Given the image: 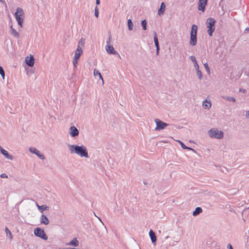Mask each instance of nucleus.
<instances>
[{
	"mask_svg": "<svg viewBox=\"0 0 249 249\" xmlns=\"http://www.w3.org/2000/svg\"><path fill=\"white\" fill-rule=\"evenodd\" d=\"M68 146L71 154H75L80 157L89 158L88 150L84 145L68 144Z\"/></svg>",
	"mask_w": 249,
	"mask_h": 249,
	"instance_id": "nucleus-1",
	"label": "nucleus"
},
{
	"mask_svg": "<svg viewBox=\"0 0 249 249\" xmlns=\"http://www.w3.org/2000/svg\"><path fill=\"white\" fill-rule=\"evenodd\" d=\"M215 20L213 18H209L207 19L206 24L208 28L207 32L210 36H212L215 30Z\"/></svg>",
	"mask_w": 249,
	"mask_h": 249,
	"instance_id": "nucleus-2",
	"label": "nucleus"
},
{
	"mask_svg": "<svg viewBox=\"0 0 249 249\" xmlns=\"http://www.w3.org/2000/svg\"><path fill=\"white\" fill-rule=\"evenodd\" d=\"M209 136L212 138L221 139L224 136L223 132L216 128H211L209 131Z\"/></svg>",
	"mask_w": 249,
	"mask_h": 249,
	"instance_id": "nucleus-3",
	"label": "nucleus"
},
{
	"mask_svg": "<svg viewBox=\"0 0 249 249\" xmlns=\"http://www.w3.org/2000/svg\"><path fill=\"white\" fill-rule=\"evenodd\" d=\"M24 15V12L23 10L21 8H18L17 9V12H16L15 16L17 20L18 24L21 27H22V23L23 21V18H22Z\"/></svg>",
	"mask_w": 249,
	"mask_h": 249,
	"instance_id": "nucleus-4",
	"label": "nucleus"
},
{
	"mask_svg": "<svg viewBox=\"0 0 249 249\" xmlns=\"http://www.w3.org/2000/svg\"><path fill=\"white\" fill-rule=\"evenodd\" d=\"M35 236L38 237L44 240L48 239V236L44 231L40 228L37 227L34 230V231Z\"/></svg>",
	"mask_w": 249,
	"mask_h": 249,
	"instance_id": "nucleus-5",
	"label": "nucleus"
},
{
	"mask_svg": "<svg viewBox=\"0 0 249 249\" xmlns=\"http://www.w3.org/2000/svg\"><path fill=\"white\" fill-rule=\"evenodd\" d=\"M155 122L156 124V127L155 128L156 130L163 129L165 127L169 125L168 124L165 123L159 119H155Z\"/></svg>",
	"mask_w": 249,
	"mask_h": 249,
	"instance_id": "nucleus-6",
	"label": "nucleus"
},
{
	"mask_svg": "<svg viewBox=\"0 0 249 249\" xmlns=\"http://www.w3.org/2000/svg\"><path fill=\"white\" fill-rule=\"evenodd\" d=\"M29 150L31 153L36 154L40 159L44 160L45 159V157L43 154H42L39 150H38L35 147H31L29 148Z\"/></svg>",
	"mask_w": 249,
	"mask_h": 249,
	"instance_id": "nucleus-7",
	"label": "nucleus"
},
{
	"mask_svg": "<svg viewBox=\"0 0 249 249\" xmlns=\"http://www.w3.org/2000/svg\"><path fill=\"white\" fill-rule=\"evenodd\" d=\"M70 136L72 137H75L78 136L79 131L74 126H71L69 132Z\"/></svg>",
	"mask_w": 249,
	"mask_h": 249,
	"instance_id": "nucleus-8",
	"label": "nucleus"
},
{
	"mask_svg": "<svg viewBox=\"0 0 249 249\" xmlns=\"http://www.w3.org/2000/svg\"><path fill=\"white\" fill-rule=\"evenodd\" d=\"M106 50L108 53L111 54H117L120 57V55L117 52L115 51L112 45H107L106 46Z\"/></svg>",
	"mask_w": 249,
	"mask_h": 249,
	"instance_id": "nucleus-9",
	"label": "nucleus"
},
{
	"mask_svg": "<svg viewBox=\"0 0 249 249\" xmlns=\"http://www.w3.org/2000/svg\"><path fill=\"white\" fill-rule=\"evenodd\" d=\"M207 3V0H199L198 9L204 12Z\"/></svg>",
	"mask_w": 249,
	"mask_h": 249,
	"instance_id": "nucleus-10",
	"label": "nucleus"
},
{
	"mask_svg": "<svg viewBox=\"0 0 249 249\" xmlns=\"http://www.w3.org/2000/svg\"><path fill=\"white\" fill-rule=\"evenodd\" d=\"M25 62L29 67H33L35 63V59L33 56L30 55V57L27 56L25 58Z\"/></svg>",
	"mask_w": 249,
	"mask_h": 249,
	"instance_id": "nucleus-11",
	"label": "nucleus"
},
{
	"mask_svg": "<svg viewBox=\"0 0 249 249\" xmlns=\"http://www.w3.org/2000/svg\"><path fill=\"white\" fill-rule=\"evenodd\" d=\"M0 152L7 159L10 160H13V157L9 155L8 151L3 149L1 146H0Z\"/></svg>",
	"mask_w": 249,
	"mask_h": 249,
	"instance_id": "nucleus-12",
	"label": "nucleus"
},
{
	"mask_svg": "<svg viewBox=\"0 0 249 249\" xmlns=\"http://www.w3.org/2000/svg\"><path fill=\"white\" fill-rule=\"evenodd\" d=\"M83 53V50L79 46H77L76 50L74 52V58L76 59H79L81 55Z\"/></svg>",
	"mask_w": 249,
	"mask_h": 249,
	"instance_id": "nucleus-13",
	"label": "nucleus"
},
{
	"mask_svg": "<svg viewBox=\"0 0 249 249\" xmlns=\"http://www.w3.org/2000/svg\"><path fill=\"white\" fill-rule=\"evenodd\" d=\"M149 234L152 242L155 245L157 240V237L154 231L152 230H150L149 232Z\"/></svg>",
	"mask_w": 249,
	"mask_h": 249,
	"instance_id": "nucleus-14",
	"label": "nucleus"
},
{
	"mask_svg": "<svg viewBox=\"0 0 249 249\" xmlns=\"http://www.w3.org/2000/svg\"><path fill=\"white\" fill-rule=\"evenodd\" d=\"M79 243L78 240L76 238H74L70 242L67 243L66 245L68 246H72L76 247L79 246Z\"/></svg>",
	"mask_w": 249,
	"mask_h": 249,
	"instance_id": "nucleus-15",
	"label": "nucleus"
},
{
	"mask_svg": "<svg viewBox=\"0 0 249 249\" xmlns=\"http://www.w3.org/2000/svg\"><path fill=\"white\" fill-rule=\"evenodd\" d=\"M40 220L41 224L45 225H47L49 224V220L47 217L45 215L42 214L40 217Z\"/></svg>",
	"mask_w": 249,
	"mask_h": 249,
	"instance_id": "nucleus-16",
	"label": "nucleus"
},
{
	"mask_svg": "<svg viewBox=\"0 0 249 249\" xmlns=\"http://www.w3.org/2000/svg\"><path fill=\"white\" fill-rule=\"evenodd\" d=\"M197 43L196 35H190V44L192 46H195Z\"/></svg>",
	"mask_w": 249,
	"mask_h": 249,
	"instance_id": "nucleus-17",
	"label": "nucleus"
},
{
	"mask_svg": "<svg viewBox=\"0 0 249 249\" xmlns=\"http://www.w3.org/2000/svg\"><path fill=\"white\" fill-rule=\"evenodd\" d=\"M165 7L166 6L165 3L163 2H162L160 4V8L158 10V14L159 16L163 15L165 10Z\"/></svg>",
	"mask_w": 249,
	"mask_h": 249,
	"instance_id": "nucleus-18",
	"label": "nucleus"
},
{
	"mask_svg": "<svg viewBox=\"0 0 249 249\" xmlns=\"http://www.w3.org/2000/svg\"><path fill=\"white\" fill-rule=\"evenodd\" d=\"M202 106L204 108L209 109L212 106V104L210 101L205 100L203 101Z\"/></svg>",
	"mask_w": 249,
	"mask_h": 249,
	"instance_id": "nucleus-19",
	"label": "nucleus"
},
{
	"mask_svg": "<svg viewBox=\"0 0 249 249\" xmlns=\"http://www.w3.org/2000/svg\"><path fill=\"white\" fill-rule=\"evenodd\" d=\"M36 206L37 207L38 210L41 212H42L44 210L48 211L49 209V207L48 206L44 205L42 206H39L37 203H36Z\"/></svg>",
	"mask_w": 249,
	"mask_h": 249,
	"instance_id": "nucleus-20",
	"label": "nucleus"
},
{
	"mask_svg": "<svg viewBox=\"0 0 249 249\" xmlns=\"http://www.w3.org/2000/svg\"><path fill=\"white\" fill-rule=\"evenodd\" d=\"M197 26L193 24L192 26L191 35H197Z\"/></svg>",
	"mask_w": 249,
	"mask_h": 249,
	"instance_id": "nucleus-21",
	"label": "nucleus"
},
{
	"mask_svg": "<svg viewBox=\"0 0 249 249\" xmlns=\"http://www.w3.org/2000/svg\"><path fill=\"white\" fill-rule=\"evenodd\" d=\"M93 75L95 76H98L99 79L102 80L103 83H104V80H103V77H102L100 72L98 70L94 69V71H93Z\"/></svg>",
	"mask_w": 249,
	"mask_h": 249,
	"instance_id": "nucleus-22",
	"label": "nucleus"
},
{
	"mask_svg": "<svg viewBox=\"0 0 249 249\" xmlns=\"http://www.w3.org/2000/svg\"><path fill=\"white\" fill-rule=\"evenodd\" d=\"M10 33L17 38L19 37V34L16 30L13 28L12 25L10 26Z\"/></svg>",
	"mask_w": 249,
	"mask_h": 249,
	"instance_id": "nucleus-23",
	"label": "nucleus"
},
{
	"mask_svg": "<svg viewBox=\"0 0 249 249\" xmlns=\"http://www.w3.org/2000/svg\"><path fill=\"white\" fill-rule=\"evenodd\" d=\"M202 212V209L200 207H196L193 213L194 216H196Z\"/></svg>",
	"mask_w": 249,
	"mask_h": 249,
	"instance_id": "nucleus-24",
	"label": "nucleus"
},
{
	"mask_svg": "<svg viewBox=\"0 0 249 249\" xmlns=\"http://www.w3.org/2000/svg\"><path fill=\"white\" fill-rule=\"evenodd\" d=\"M222 97L227 101H232L233 102H235L236 101L235 98L232 97L228 96H223Z\"/></svg>",
	"mask_w": 249,
	"mask_h": 249,
	"instance_id": "nucleus-25",
	"label": "nucleus"
},
{
	"mask_svg": "<svg viewBox=\"0 0 249 249\" xmlns=\"http://www.w3.org/2000/svg\"><path fill=\"white\" fill-rule=\"evenodd\" d=\"M154 41L155 45L156 47H159V41H158V37H157V35L155 32H154Z\"/></svg>",
	"mask_w": 249,
	"mask_h": 249,
	"instance_id": "nucleus-26",
	"label": "nucleus"
},
{
	"mask_svg": "<svg viewBox=\"0 0 249 249\" xmlns=\"http://www.w3.org/2000/svg\"><path fill=\"white\" fill-rule=\"evenodd\" d=\"M85 42V39L84 38H81L79 41L77 46H79L80 48L82 49V47H84Z\"/></svg>",
	"mask_w": 249,
	"mask_h": 249,
	"instance_id": "nucleus-27",
	"label": "nucleus"
},
{
	"mask_svg": "<svg viewBox=\"0 0 249 249\" xmlns=\"http://www.w3.org/2000/svg\"><path fill=\"white\" fill-rule=\"evenodd\" d=\"M127 25L129 31H131L133 29V23L132 20L130 19H128L127 20Z\"/></svg>",
	"mask_w": 249,
	"mask_h": 249,
	"instance_id": "nucleus-28",
	"label": "nucleus"
},
{
	"mask_svg": "<svg viewBox=\"0 0 249 249\" xmlns=\"http://www.w3.org/2000/svg\"><path fill=\"white\" fill-rule=\"evenodd\" d=\"M141 24H142V29L143 30H146V24H147V22H146V21L145 19H144L143 20H142V23H141Z\"/></svg>",
	"mask_w": 249,
	"mask_h": 249,
	"instance_id": "nucleus-29",
	"label": "nucleus"
},
{
	"mask_svg": "<svg viewBox=\"0 0 249 249\" xmlns=\"http://www.w3.org/2000/svg\"><path fill=\"white\" fill-rule=\"evenodd\" d=\"M5 232L7 234V235H9V238L12 239L13 237H12V233L11 232V231L9 230V229L6 227L5 228Z\"/></svg>",
	"mask_w": 249,
	"mask_h": 249,
	"instance_id": "nucleus-30",
	"label": "nucleus"
},
{
	"mask_svg": "<svg viewBox=\"0 0 249 249\" xmlns=\"http://www.w3.org/2000/svg\"><path fill=\"white\" fill-rule=\"evenodd\" d=\"M0 74L1 75L3 79H4L5 77V72L4 71L1 66H0Z\"/></svg>",
	"mask_w": 249,
	"mask_h": 249,
	"instance_id": "nucleus-31",
	"label": "nucleus"
},
{
	"mask_svg": "<svg viewBox=\"0 0 249 249\" xmlns=\"http://www.w3.org/2000/svg\"><path fill=\"white\" fill-rule=\"evenodd\" d=\"M197 75L198 76V78L200 80H201L202 78V74L201 71L199 70V69H198L197 70H196Z\"/></svg>",
	"mask_w": 249,
	"mask_h": 249,
	"instance_id": "nucleus-32",
	"label": "nucleus"
},
{
	"mask_svg": "<svg viewBox=\"0 0 249 249\" xmlns=\"http://www.w3.org/2000/svg\"><path fill=\"white\" fill-rule=\"evenodd\" d=\"M177 142H178L183 149H185L187 148V146H186L182 142L180 141H177Z\"/></svg>",
	"mask_w": 249,
	"mask_h": 249,
	"instance_id": "nucleus-33",
	"label": "nucleus"
},
{
	"mask_svg": "<svg viewBox=\"0 0 249 249\" xmlns=\"http://www.w3.org/2000/svg\"><path fill=\"white\" fill-rule=\"evenodd\" d=\"M79 59H76L75 58H74L73 61V65L74 67L76 68L77 67V65L78 64V60Z\"/></svg>",
	"mask_w": 249,
	"mask_h": 249,
	"instance_id": "nucleus-34",
	"label": "nucleus"
},
{
	"mask_svg": "<svg viewBox=\"0 0 249 249\" xmlns=\"http://www.w3.org/2000/svg\"><path fill=\"white\" fill-rule=\"evenodd\" d=\"M204 67H205L206 71L208 72V73H210V69H209L208 64L207 63H206L204 64Z\"/></svg>",
	"mask_w": 249,
	"mask_h": 249,
	"instance_id": "nucleus-35",
	"label": "nucleus"
},
{
	"mask_svg": "<svg viewBox=\"0 0 249 249\" xmlns=\"http://www.w3.org/2000/svg\"><path fill=\"white\" fill-rule=\"evenodd\" d=\"M94 14H95V16L96 17V18H98V16H99V11H98V9L97 8V7L96 6L95 8V12H94Z\"/></svg>",
	"mask_w": 249,
	"mask_h": 249,
	"instance_id": "nucleus-36",
	"label": "nucleus"
},
{
	"mask_svg": "<svg viewBox=\"0 0 249 249\" xmlns=\"http://www.w3.org/2000/svg\"><path fill=\"white\" fill-rule=\"evenodd\" d=\"M190 58L191 60L194 63V64L197 62L196 57L194 56H193V55L191 56L190 57Z\"/></svg>",
	"mask_w": 249,
	"mask_h": 249,
	"instance_id": "nucleus-37",
	"label": "nucleus"
},
{
	"mask_svg": "<svg viewBox=\"0 0 249 249\" xmlns=\"http://www.w3.org/2000/svg\"><path fill=\"white\" fill-rule=\"evenodd\" d=\"M111 42V35H110L109 36V37H108V40L107 41V45H110Z\"/></svg>",
	"mask_w": 249,
	"mask_h": 249,
	"instance_id": "nucleus-38",
	"label": "nucleus"
},
{
	"mask_svg": "<svg viewBox=\"0 0 249 249\" xmlns=\"http://www.w3.org/2000/svg\"><path fill=\"white\" fill-rule=\"evenodd\" d=\"M194 64V67L196 69V70H197L199 69V65L197 64V62L195 63Z\"/></svg>",
	"mask_w": 249,
	"mask_h": 249,
	"instance_id": "nucleus-39",
	"label": "nucleus"
},
{
	"mask_svg": "<svg viewBox=\"0 0 249 249\" xmlns=\"http://www.w3.org/2000/svg\"><path fill=\"white\" fill-rule=\"evenodd\" d=\"M0 177L2 178H7L8 176H7V175L6 174H2L0 175Z\"/></svg>",
	"mask_w": 249,
	"mask_h": 249,
	"instance_id": "nucleus-40",
	"label": "nucleus"
},
{
	"mask_svg": "<svg viewBox=\"0 0 249 249\" xmlns=\"http://www.w3.org/2000/svg\"><path fill=\"white\" fill-rule=\"evenodd\" d=\"M160 50V47H156V54L157 55H159Z\"/></svg>",
	"mask_w": 249,
	"mask_h": 249,
	"instance_id": "nucleus-41",
	"label": "nucleus"
},
{
	"mask_svg": "<svg viewBox=\"0 0 249 249\" xmlns=\"http://www.w3.org/2000/svg\"><path fill=\"white\" fill-rule=\"evenodd\" d=\"M228 249H233L231 245L230 244H228L227 245Z\"/></svg>",
	"mask_w": 249,
	"mask_h": 249,
	"instance_id": "nucleus-42",
	"label": "nucleus"
},
{
	"mask_svg": "<svg viewBox=\"0 0 249 249\" xmlns=\"http://www.w3.org/2000/svg\"><path fill=\"white\" fill-rule=\"evenodd\" d=\"M246 117L247 118H249V111H247L246 112Z\"/></svg>",
	"mask_w": 249,
	"mask_h": 249,
	"instance_id": "nucleus-43",
	"label": "nucleus"
},
{
	"mask_svg": "<svg viewBox=\"0 0 249 249\" xmlns=\"http://www.w3.org/2000/svg\"><path fill=\"white\" fill-rule=\"evenodd\" d=\"M186 149H189V150L193 151L194 152H196L195 150H194V149H193L191 147H187V148Z\"/></svg>",
	"mask_w": 249,
	"mask_h": 249,
	"instance_id": "nucleus-44",
	"label": "nucleus"
},
{
	"mask_svg": "<svg viewBox=\"0 0 249 249\" xmlns=\"http://www.w3.org/2000/svg\"><path fill=\"white\" fill-rule=\"evenodd\" d=\"M100 0H96V4L97 5H99L100 4Z\"/></svg>",
	"mask_w": 249,
	"mask_h": 249,
	"instance_id": "nucleus-45",
	"label": "nucleus"
},
{
	"mask_svg": "<svg viewBox=\"0 0 249 249\" xmlns=\"http://www.w3.org/2000/svg\"><path fill=\"white\" fill-rule=\"evenodd\" d=\"M246 31H249V28H247L246 29Z\"/></svg>",
	"mask_w": 249,
	"mask_h": 249,
	"instance_id": "nucleus-46",
	"label": "nucleus"
},
{
	"mask_svg": "<svg viewBox=\"0 0 249 249\" xmlns=\"http://www.w3.org/2000/svg\"><path fill=\"white\" fill-rule=\"evenodd\" d=\"M98 219L102 222L101 220L100 219V218L99 217H98Z\"/></svg>",
	"mask_w": 249,
	"mask_h": 249,
	"instance_id": "nucleus-47",
	"label": "nucleus"
},
{
	"mask_svg": "<svg viewBox=\"0 0 249 249\" xmlns=\"http://www.w3.org/2000/svg\"><path fill=\"white\" fill-rule=\"evenodd\" d=\"M0 1H1V2H3V1H2V0H0Z\"/></svg>",
	"mask_w": 249,
	"mask_h": 249,
	"instance_id": "nucleus-48",
	"label": "nucleus"
}]
</instances>
